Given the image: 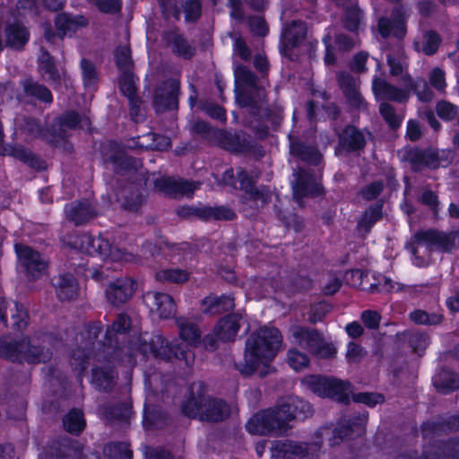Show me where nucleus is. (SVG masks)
<instances>
[{
  "instance_id": "1",
  "label": "nucleus",
  "mask_w": 459,
  "mask_h": 459,
  "mask_svg": "<svg viewBox=\"0 0 459 459\" xmlns=\"http://www.w3.org/2000/svg\"><path fill=\"white\" fill-rule=\"evenodd\" d=\"M179 328V335L182 340L180 344H172L162 336L156 335L147 342L146 337H141L143 342L137 347H129L132 351H139L142 358L151 356L161 360H171L173 358L178 360H185L189 365L194 360V355L190 347L195 345L200 338V332L196 325L186 318L177 320Z\"/></svg>"
},
{
  "instance_id": "2",
  "label": "nucleus",
  "mask_w": 459,
  "mask_h": 459,
  "mask_svg": "<svg viewBox=\"0 0 459 459\" xmlns=\"http://www.w3.org/2000/svg\"><path fill=\"white\" fill-rule=\"evenodd\" d=\"M311 413L308 403L298 398L288 397L275 409L255 414L247 422L246 428L252 435H285L291 429L290 421L304 419Z\"/></svg>"
},
{
  "instance_id": "3",
  "label": "nucleus",
  "mask_w": 459,
  "mask_h": 459,
  "mask_svg": "<svg viewBox=\"0 0 459 459\" xmlns=\"http://www.w3.org/2000/svg\"><path fill=\"white\" fill-rule=\"evenodd\" d=\"M282 338L278 329L264 326L247 340L244 362L239 371L247 376L257 373L264 377L273 371L271 363L281 347Z\"/></svg>"
},
{
  "instance_id": "4",
  "label": "nucleus",
  "mask_w": 459,
  "mask_h": 459,
  "mask_svg": "<svg viewBox=\"0 0 459 459\" xmlns=\"http://www.w3.org/2000/svg\"><path fill=\"white\" fill-rule=\"evenodd\" d=\"M366 423L367 416L362 414L357 419V422L351 424L345 430H342V429H332L329 427L322 428L316 433V437L320 440L311 444L293 440L273 441L271 446V456L273 459H305L312 457L319 450L324 439H327L330 446H334L338 443V439H342L348 436V430L356 435L362 434Z\"/></svg>"
},
{
  "instance_id": "5",
  "label": "nucleus",
  "mask_w": 459,
  "mask_h": 459,
  "mask_svg": "<svg viewBox=\"0 0 459 459\" xmlns=\"http://www.w3.org/2000/svg\"><path fill=\"white\" fill-rule=\"evenodd\" d=\"M74 248L79 249L83 253L89 254L90 255H100L104 261V265L101 266V270H98L92 267L95 264L91 262V267L82 268L79 266L76 269L77 273H81L83 270L85 277H92L94 279H100L104 276V269L109 270L111 266L109 263H115L114 269L119 268L122 262H132L134 260V255L130 253H126L117 248H113L108 240L103 238L101 236L93 238L91 235L83 234L81 236L74 237L67 241Z\"/></svg>"
},
{
  "instance_id": "6",
  "label": "nucleus",
  "mask_w": 459,
  "mask_h": 459,
  "mask_svg": "<svg viewBox=\"0 0 459 459\" xmlns=\"http://www.w3.org/2000/svg\"><path fill=\"white\" fill-rule=\"evenodd\" d=\"M49 342V337L45 336L42 342L39 339H22L20 342L5 336L0 339V356L11 360L27 361L29 363H39L48 360L52 352L46 349Z\"/></svg>"
},
{
  "instance_id": "7",
  "label": "nucleus",
  "mask_w": 459,
  "mask_h": 459,
  "mask_svg": "<svg viewBox=\"0 0 459 459\" xmlns=\"http://www.w3.org/2000/svg\"><path fill=\"white\" fill-rule=\"evenodd\" d=\"M372 90L377 100H388L403 102L409 99L411 91H414L422 101H429L433 97L424 80L414 82L407 74L402 76V88H397L389 84L385 80L375 77Z\"/></svg>"
},
{
  "instance_id": "8",
  "label": "nucleus",
  "mask_w": 459,
  "mask_h": 459,
  "mask_svg": "<svg viewBox=\"0 0 459 459\" xmlns=\"http://www.w3.org/2000/svg\"><path fill=\"white\" fill-rule=\"evenodd\" d=\"M454 235H446L434 230L418 232L407 248L412 255V262L421 267L430 263V253L434 248L449 251L452 247Z\"/></svg>"
},
{
  "instance_id": "9",
  "label": "nucleus",
  "mask_w": 459,
  "mask_h": 459,
  "mask_svg": "<svg viewBox=\"0 0 459 459\" xmlns=\"http://www.w3.org/2000/svg\"><path fill=\"white\" fill-rule=\"evenodd\" d=\"M182 411L189 417L208 421L222 420L230 413L229 406L222 401L211 399L204 394L189 399L183 404Z\"/></svg>"
},
{
  "instance_id": "10",
  "label": "nucleus",
  "mask_w": 459,
  "mask_h": 459,
  "mask_svg": "<svg viewBox=\"0 0 459 459\" xmlns=\"http://www.w3.org/2000/svg\"><path fill=\"white\" fill-rule=\"evenodd\" d=\"M302 384L318 396L331 397L342 403L349 401L351 392L349 383L319 376L306 377Z\"/></svg>"
},
{
  "instance_id": "11",
  "label": "nucleus",
  "mask_w": 459,
  "mask_h": 459,
  "mask_svg": "<svg viewBox=\"0 0 459 459\" xmlns=\"http://www.w3.org/2000/svg\"><path fill=\"white\" fill-rule=\"evenodd\" d=\"M292 342L307 350L319 358H331L336 353L334 346L323 339L315 330H308L301 326H293L290 329Z\"/></svg>"
},
{
  "instance_id": "12",
  "label": "nucleus",
  "mask_w": 459,
  "mask_h": 459,
  "mask_svg": "<svg viewBox=\"0 0 459 459\" xmlns=\"http://www.w3.org/2000/svg\"><path fill=\"white\" fill-rule=\"evenodd\" d=\"M235 78L236 99L240 105L247 106L256 102L255 99L247 96L253 91L256 92L259 100L264 96V89L256 86L255 76L247 67L238 66L235 69Z\"/></svg>"
},
{
  "instance_id": "13",
  "label": "nucleus",
  "mask_w": 459,
  "mask_h": 459,
  "mask_svg": "<svg viewBox=\"0 0 459 459\" xmlns=\"http://www.w3.org/2000/svg\"><path fill=\"white\" fill-rule=\"evenodd\" d=\"M15 251L20 264L26 270L28 275L33 279L41 277L47 269V262L38 252L22 245H15Z\"/></svg>"
},
{
  "instance_id": "14",
  "label": "nucleus",
  "mask_w": 459,
  "mask_h": 459,
  "mask_svg": "<svg viewBox=\"0 0 459 459\" xmlns=\"http://www.w3.org/2000/svg\"><path fill=\"white\" fill-rule=\"evenodd\" d=\"M295 181L292 182L293 195L300 202L301 198L307 195H319L322 193V186L316 177L309 172L300 170L294 173Z\"/></svg>"
},
{
  "instance_id": "15",
  "label": "nucleus",
  "mask_w": 459,
  "mask_h": 459,
  "mask_svg": "<svg viewBox=\"0 0 459 459\" xmlns=\"http://www.w3.org/2000/svg\"><path fill=\"white\" fill-rule=\"evenodd\" d=\"M143 299L151 311L161 318H169L176 313L175 302L169 294L150 291L144 295Z\"/></svg>"
},
{
  "instance_id": "16",
  "label": "nucleus",
  "mask_w": 459,
  "mask_h": 459,
  "mask_svg": "<svg viewBox=\"0 0 459 459\" xmlns=\"http://www.w3.org/2000/svg\"><path fill=\"white\" fill-rule=\"evenodd\" d=\"M134 290L135 282L133 279L120 278L110 282L106 290V295L111 303L120 304L131 298Z\"/></svg>"
},
{
  "instance_id": "17",
  "label": "nucleus",
  "mask_w": 459,
  "mask_h": 459,
  "mask_svg": "<svg viewBox=\"0 0 459 459\" xmlns=\"http://www.w3.org/2000/svg\"><path fill=\"white\" fill-rule=\"evenodd\" d=\"M8 313L11 315L14 327L22 329L27 325L28 312L24 306L0 298V320L4 324H6Z\"/></svg>"
},
{
  "instance_id": "18",
  "label": "nucleus",
  "mask_w": 459,
  "mask_h": 459,
  "mask_svg": "<svg viewBox=\"0 0 459 459\" xmlns=\"http://www.w3.org/2000/svg\"><path fill=\"white\" fill-rule=\"evenodd\" d=\"M405 13L403 7L396 8L392 14V22L382 18L378 22V30L382 37L394 35L403 38L405 35Z\"/></svg>"
},
{
  "instance_id": "19",
  "label": "nucleus",
  "mask_w": 459,
  "mask_h": 459,
  "mask_svg": "<svg viewBox=\"0 0 459 459\" xmlns=\"http://www.w3.org/2000/svg\"><path fill=\"white\" fill-rule=\"evenodd\" d=\"M155 187L169 195L189 196L197 189V185L193 182L176 180L170 178H160L155 181Z\"/></svg>"
},
{
  "instance_id": "20",
  "label": "nucleus",
  "mask_w": 459,
  "mask_h": 459,
  "mask_svg": "<svg viewBox=\"0 0 459 459\" xmlns=\"http://www.w3.org/2000/svg\"><path fill=\"white\" fill-rule=\"evenodd\" d=\"M242 317L238 315H230L219 321L214 328V335L223 342L233 341L239 330Z\"/></svg>"
},
{
  "instance_id": "21",
  "label": "nucleus",
  "mask_w": 459,
  "mask_h": 459,
  "mask_svg": "<svg viewBox=\"0 0 459 459\" xmlns=\"http://www.w3.org/2000/svg\"><path fill=\"white\" fill-rule=\"evenodd\" d=\"M338 80L349 102L358 108H365L364 100L358 91V81L348 74H341Z\"/></svg>"
},
{
  "instance_id": "22",
  "label": "nucleus",
  "mask_w": 459,
  "mask_h": 459,
  "mask_svg": "<svg viewBox=\"0 0 459 459\" xmlns=\"http://www.w3.org/2000/svg\"><path fill=\"white\" fill-rule=\"evenodd\" d=\"M86 25L87 20L81 15L72 16L67 13H61L56 18V27L58 30V35L61 38L73 33Z\"/></svg>"
},
{
  "instance_id": "23",
  "label": "nucleus",
  "mask_w": 459,
  "mask_h": 459,
  "mask_svg": "<svg viewBox=\"0 0 459 459\" xmlns=\"http://www.w3.org/2000/svg\"><path fill=\"white\" fill-rule=\"evenodd\" d=\"M234 299L231 296H209L203 300L202 309L204 313L219 314L234 308Z\"/></svg>"
},
{
  "instance_id": "24",
  "label": "nucleus",
  "mask_w": 459,
  "mask_h": 459,
  "mask_svg": "<svg viewBox=\"0 0 459 459\" xmlns=\"http://www.w3.org/2000/svg\"><path fill=\"white\" fill-rule=\"evenodd\" d=\"M307 34V27L301 22H293L283 30L282 42L288 48L299 46Z\"/></svg>"
},
{
  "instance_id": "25",
  "label": "nucleus",
  "mask_w": 459,
  "mask_h": 459,
  "mask_svg": "<svg viewBox=\"0 0 459 459\" xmlns=\"http://www.w3.org/2000/svg\"><path fill=\"white\" fill-rule=\"evenodd\" d=\"M65 213L75 224H81L94 216V210L91 203L83 202L67 204Z\"/></svg>"
},
{
  "instance_id": "26",
  "label": "nucleus",
  "mask_w": 459,
  "mask_h": 459,
  "mask_svg": "<svg viewBox=\"0 0 459 459\" xmlns=\"http://www.w3.org/2000/svg\"><path fill=\"white\" fill-rule=\"evenodd\" d=\"M57 296L60 299L69 300L78 294V282L71 274L60 275L56 282Z\"/></svg>"
},
{
  "instance_id": "27",
  "label": "nucleus",
  "mask_w": 459,
  "mask_h": 459,
  "mask_svg": "<svg viewBox=\"0 0 459 459\" xmlns=\"http://www.w3.org/2000/svg\"><path fill=\"white\" fill-rule=\"evenodd\" d=\"M6 44L13 48H22L29 39V32L20 23L11 24L6 28Z\"/></svg>"
},
{
  "instance_id": "28",
  "label": "nucleus",
  "mask_w": 459,
  "mask_h": 459,
  "mask_svg": "<svg viewBox=\"0 0 459 459\" xmlns=\"http://www.w3.org/2000/svg\"><path fill=\"white\" fill-rule=\"evenodd\" d=\"M441 39L435 31H427L418 38L414 42L415 49L425 55L430 56L437 50Z\"/></svg>"
},
{
  "instance_id": "29",
  "label": "nucleus",
  "mask_w": 459,
  "mask_h": 459,
  "mask_svg": "<svg viewBox=\"0 0 459 459\" xmlns=\"http://www.w3.org/2000/svg\"><path fill=\"white\" fill-rule=\"evenodd\" d=\"M436 388L444 394L459 388V377L452 372L443 371L433 378Z\"/></svg>"
},
{
  "instance_id": "30",
  "label": "nucleus",
  "mask_w": 459,
  "mask_h": 459,
  "mask_svg": "<svg viewBox=\"0 0 459 459\" xmlns=\"http://www.w3.org/2000/svg\"><path fill=\"white\" fill-rule=\"evenodd\" d=\"M114 379L113 372L109 364L103 368L96 367L92 369L91 383L100 390H108L110 388Z\"/></svg>"
},
{
  "instance_id": "31",
  "label": "nucleus",
  "mask_w": 459,
  "mask_h": 459,
  "mask_svg": "<svg viewBox=\"0 0 459 459\" xmlns=\"http://www.w3.org/2000/svg\"><path fill=\"white\" fill-rule=\"evenodd\" d=\"M341 144L350 150H358L364 146L365 138L354 126H348L340 137Z\"/></svg>"
},
{
  "instance_id": "32",
  "label": "nucleus",
  "mask_w": 459,
  "mask_h": 459,
  "mask_svg": "<svg viewBox=\"0 0 459 459\" xmlns=\"http://www.w3.org/2000/svg\"><path fill=\"white\" fill-rule=\"evenodd\" d=\"M64 426L70 433H80L85 426L82 412L80 410H72L64 418Z\"/></svg>"
},
{
  "instance_id": "33",
  "label": "nucleus",
  "mask_w": 459,
  "mask_h": 459,
  "mask_svg": "<svg viewBox=\"0 0 459 459\" xmlns=\"http://www.w3.org/2000/svg\"><path fill=\"white\" fill-rule=\"evenodd\" d=\"M24 91L26 95L35 97L43 102L49 103L52 101V95L46 87L30 81L24 83Z\"/></svg>"
},
{
  "instance_id": "34",
  "label": "nucleus",
  "mask_w": 459,
  "mask_h": 459,
  "mask_svg": "<svg viewBox=\"0 0 459 459\" xmlns=\"http://www.w3.org/2000/svg\"><path fill=\"white\" fill-rule=\"evenodd\" d=\"M189 273L180 269H165L156 273V278L161 281L176 283L184 282L188 279Z\"/></svg>"
},
{
  "instance_id": "35",
  "label": "nucleus",
  "mask_w": 459,
  "mask_h": 459,
  "mask_svg": "<svg viewBox=\"0 0 459 459\" xmlns=\"http://www.w3.org/2000/svg\"><path fill=\"white\" fill-rule=\"evenodd\" d=\"M61 126L88 129L90 126V118L86 116L81 117L75 112L67 113L61 120Z\"/></svg>"
},
{
  "instance_id": "36",
  "label": "nucleus",
  "mask_w": 459,
  "mask_h": 459,
  "mask_svg": "<svg viewBox=\"0 0 459 459\" xmlns=\"http://www.w3.org/2000/svg\"><path fill=\"white\" fill-rule=\"evenodd\" d=\"M39 60V68L43 73V75L48 80L56 81L60 78V75L53 64L52 58L47 52H42Z\"/></svg>"
},
{
  "instance_id": "37",
  "label": "nucleus",
  "mask_w": 459,
  "mask_h": 459,
  "mask_svg": "<svg viewBox=\"0 0 459 459\" xmlns=\"http://www.w3.org/2000/svg\"><path fill=\"white\" fill-rule=\"evenodd\" d=\"M119 86H120V90L123 92V94L129 99V101L132 105V111H133L138 102V100L134 99L135 85H134V81L133 76L129 74H125L120 79ZM132 115H134L133 112H132Z\"/></svg>"
},
{
  "instance_id": "38",
  "label": "nucleus",
  "mask_w": 459,
  "mask_h": 459,
  "mask_svg": "<svg viewBox=\"0 0 459 459\" xmlns=\"http://www.w3.org/2000/svg\"><path fill=\"white\" fill-rule=\"evenodd\" d=\"M290 151L309 163L316 164L320 161V154L314 148L299 147L298 144L291 143Z\"/></svg>"
},
{
  "instance_id": "39",
  "label": "nucleus",
  "mask_w": 459,
  "mask_h": 459,
  "mask_svg": "<svg viewBox=\"0 0 459 459\" xmlns=\"http://www.w3.org/2000/svg\"><path fill=\"white\" fill-rule=\"evenodd\" d=\"M308 361V358L296 349H291L288 352V363L295 371L307 368Z\"/></svg>"
},
{
  "instance_id": "40",
  "label": "nucleus",
  "mask_w": 459,
  "mask_h": 459,
  "mask_svg": "<svg viewBox=\"0 0 459 459\" xmlns=\"http://www.w3.org/2000/svg\"><path fill=\"white\" fill-rule=\"evenodd\" d=\"M169 91L168 92V96L166 98L165 102H163V100H162L161 93H157V95L155 97V105L158 106L159 108L162 107V106L164 108H171L176 103V94L178 90V83L176 80H172V81L169 82Z\"/></svg>"
},
{
  "instance_id": "41",
  "label": "nucleus",
  "mask_w": 459,
  "mask_h": 459,
  "mask_svg": "<svg viewBox=\"0 0 459 459\" xmlns=\"http://www.w3.org/2000/svg\"><path fill=\"white\" fill-rule=\"evenodd\" d=\"M129 327V319L125 315H119L113 323L111 328L107 330L106 339L111 344L114 333H124Z\"/></svg>"
},
{
  "instance_id": "42",
  "label": "nucleus",
  "mask_w": 459,
  "mask_h": 459,
  "mask_svg": "<svg viewBox=\"0 0 459 459\" xmlns=\"http://www.w3.org/2000/svg\"><path fill=\"white\" fill-rule=\"evenodd\" d=\"M82 80L86 88H91L97 82V74L94 66L88 60L82 61Z\"/></svg>"
},
{
  "instance_id": "43",
  "label": "nucleus",
  "mask_w": 459,
  "mask_h": 459,
  "mask_svg": "<svg viewBox=\"0 0 459 459\" xmlns=\"http://www.w3.org/2000/svg\"><path fill=\"white\" fill-rule=\"evenodd\" d=\"M379 110L382 117L390 126L395 128L401 125L402 117L395 114L394 108L390 104L382 103Z\"/></svg>"
},
{
  "instance_id": "44",
  "label": "nucleus",
  "mask_w": 459,
  "mask_h": 459,
  "mask_svg": "<svg viewBox=\"0 0 459 459\" xmlns=\"http://www.w3.org/2000/svg\"><path fill=\"white\" fill-rule=\"evenodd\" d=\"M430 85L438 91H444L446 87L445 72L437 67L431 70L429 76Z\"/></svg>"
},
{
  "instance_id": "45",
  "label": "nucleus",
  "mask_w": 459,
  "mask_h": 459,
  "mask_svg": "<svg viewBox=\"0 0 459 459\" xmlns=\"http://www.w3.org/2000/svg\"><path fill=\"white\" fill-rule=\"evenodd\" d=\"M91 4L96 5L103 13H117L121 8L120 0H88Z\"/></svg>"
},
{
  "instance_id": "46",
  "label": "nucleus",
  "mask_w": 459,
  "mask_h": 459,
  "mask_svg": "<svg viewBox=\"0 0 459 459\" xmlns=\"http://www.w3.org/2000/svg\"><path fill=\"white\" fill-rule=\"evenodd\" d=\"M115 58L120 69L127 70L131 64V54L128 46H122L116 50Z\"/></svg>"
},
{
  "instance_id": "47",
  "label": "nucleus",
  "mask_w": 459,
  "mask_h": 459,
  "mask_svg": "<svg viewBox=\"0 0 459 459\" xmlns=\"http://www.w3.org/2000/svg\"><path fill=\"white\" fill-rule=\"evenodd\" d=\"M353 401L356 403H361L367 404L368 406H375L377 403H381L384 401L383 395L379 394H368V393H359L352 397Z\"/></svg>"
},
{
  "instance_id": "48",
  "label": "nucleus",
  "mask_w": 459,
  "mask_h": 459,
  "mask_svg": "<svg viewBox=\"0 0 459 459\" xmlns=\"http://www.w3.org/2000/svg\"><path fill=\"white\" fill-rule=\"evenodd\" d=\"M412 321L418 324H429L434 325L441 321V316L438 315H428L425 311L416 310L411 314Z\"/></svg>"
},
{
  "instance_id": "49",
  "label": "nucleus",
  "mask_w": 459,
  "mask_h": 459,
  "mask_svg": "<svg viewBox=\"0 0 459 459\" xmlns=\"http://www.w3.org/2000/svg\"><path fill=\"white\" fill-rule=\"evenodd\" d=\"M173 50L184 57H190L193 55V48L179 35L174 36Z\"/></svg>"
},
{
  "instance_id": "50",
  "label": "nucleus",
  "mask_w": 459,
  "mask_h": 459,
  "mask_svg": "<svg viewBox=\"0 0 459 459\" xmlns=\"http://www.w3.org/2000/svg\"><path fill=\"white\" fill-rule=\"evenodd\" d=\"M381 218L380 206H375L367 211L359 222V226L369 228L375 221Z\"/></svg>"
},
{
  "instance_id": "51",
  "label": "nucleus",
  "mask_w": 459,
  "mask_h": 459,
  "mask_svg": "<svg viewBox=\"0 0 459 459\" xmlns=\"http://www.w3.org/2000/svg\"><path fill=\"white\" fill-rule=\"evenodd\" d=\"M186 20L195 21L201 14V4L199 0H188L186 3Z\"/></svg>"
},
{
  "instance_id": "52",
  "label": "nucleus",
  "mask_w": 459,
  "mask_h": 459,
  "mask_svg": "<svg viewBox=\"0 0 459 459\" xmlns=\"http://www.w3.org/2000/svg\"><path fill=\"white\" fill-rule=\"evenodd\" d=\"M437 112L441 118L445 120H451L455 117L456 109L452 104L442 101L437 105Z\"/></svg>"
},
{
  "instance_id": "53",
  "label": "nucleus",
  "mask_w": 459,
  "mask_h": 459,
  "mask_svg": "<svg viewBox=\"0 0 459 459\" xmlns=\"http://www.w3.org/2000/svg\"><path fill=\"white\" fill-rule=\"evenodd\" d=\"M387 63L390 66V73L394 76L402 75L403 74V70L406 66L405 61L399 56L398 58L392 57L391 56H387Z\"/></svg>"
},
{
  "instance_id": "54",
  "label": "nucleus",
  "mask_w": 459,
  "mask_h": 459,
  "mask_svg": "<svg viewBox=\"0 0 459 459\" xmlns=\"http://www.w3.org/2000/svg\"><path fill=\"white\" fill-rule=\"evenodd\" d=\"M410 342L413 350L419 352L429 345V337L424 333H414L411 336Z\"/></svg>"
},
{
  "instance_id": "55",
  "label": "nucleus",
  "mask_w": 459,
  "mask_h": 459,
  "mask_svg": "<svg viewBox=\"0 0 459 459\" xmlns=\"http://www.w3.org/2000/svg\"><path fill=\"white\" fill-rule=\"evenodd\" d=\"M364 325L368 328H377L380 322V315L376 311L367 310L361 315Z\"/></svg>"
},
{
  "instance_id": "56",
  "label": "nucleus",
  "mask_w": 459,
  "mask_h": 459,
  "mask_svg": "<svg viewBox=\"0 0 459 459\" xmlns=\"http://www.w3.org/2000/svg\"><path fill=\"white\" fill-rule=\"evenodd\" d=\"M249 26L251 30L259 35L264 36L267 33V27L264 19L260 16H255L250 19Z\"/></svg>"
},
{
  "instance_id": "57",
  "label": "nucleus",
  "mask_w": 459,
  "mask_h": 459,
  "mask_svg": "<svg viewBox=\"0 0 459 459\" xmlns=\"http://www.w3.org/2000/svg\"><path fill=\"white\" fill-rule=\"evenodd\" d=\"M362 356V350L354 342H350L347 346L346 358L350 362L358 361Z\"/></svg>"
},
{
  "instance_id": "58",
  "label": "nucleus",
  "mask_w": 459,
  "mask_h": 459,
  "mask_svg": "<svg viewBox=\"0 0 459 459\" xmlns=\"http://www.w3.org/2000/svg\"><path fill=\"white\" fill-rule=\"evenodd\" d=\"M151 136L153 140L152 148H154V149L160 150V151H163V150H167L171 145L170 140L167 136L159 135V134H152Z\"/></svg>"
},
{
  "instance_id": "59",
  "label": "nucleus",
  "mask_w": 459,
  "mask_h": 459,
  "mask_svg": "<svg viewBox=\"0 0 459 459\" xmlns=\"http://www.w3.org/2000/svg\"><path fill=\"white\" fill-rule=\"evenodd\" d=\"M383 189V185L379 182H375L369 185L363 192V195L367 199L375 198Z\"/></svg>"
},
{
  "instance_id": "60",
  "label": "nucleus",
  "mask_w": 459,
  "mask_h": 459,
  "mask_svg": "<svg viewBox=\"0 0 459 459\" xmlns=\"http://www.w3.org/2000/svg\"><path fill=\"white\" fill-rule=\"evenodd\" d=\"M234 49H235L236 53L242 59L247 60L249 58L250 51L242 39H236L235 44H234Z\"/></svg>"
},
{
  "instance_id": "61",
  "label": "nucleus",
  "mask_w": 459,
  "mask_h": 459,
  "mask_svg": "<svg viewBox=\"0 0 459 459\" xmlns=\"http://www.w3.org/2000/svg\"><path fill=\"white\" fill-rule=\"evenodd\" d=\"M144 454L146 459H170V455L163 450L147 448Z\"/></svg>"
},
{
  "instance_id": "62",
  "label": "nucleus",
  "mask_w": 459,
  "mask_h": 459,
  "mask_svg": "<svg viewBox=\"0 0 459 459\" xmlns=\"http://www.w3.org/2000/svg\"><path fill=\"white\" fill-rule=\"evenodd\" d=\"M368 59V55L366 53H359L354 56L353 62H352V69L356 72H363L364 69V64L366 63Z\"/></svg>"
},
{
  "instance_id": "63",
  "label": "nucleus",
  "mask_w": 459,
  "mask_h": 459,
  "mask_svg": "<svg viewBox=\"0 0 459 459\" xmlns=\"http://www.w3.org/2000/svg\"><path fill=\"white\" fill-rule=\"evenodd\" d=\"M420 135V128L417 122L409 121L407 126V136L412 140H417Z\"/></svg>"
},
{
  "instance_id": "64",
  "label": "nucleus",
  "mask_w": 459,
  "mask_h": 459,
  "mask_svg": "<svg viewBox=\"0 0 459 459\" xmlns=\"http://www.w3.org/2000/svg\"><path fill=\"white\" fill-rule=\"evenodd\" d=\"M205 112L212 117L223 120L225 117L224 110L220 106H207L204 108Z\"/></svg>"
}]
</instances>
